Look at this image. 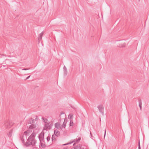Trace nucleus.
Instances as JSON below:
<instances>
[{
  "label": "nucleus",
  "mask_w": 149,
  "mask_h": 149,
  "mask_svg": "<svg viewBox=\"0 0 149 149\" xmlns=\"http://www.w3.org/2000/svg\"><path fill=\"white\" fill-rule=\"evenodd\" d=\"M35 136L36 134L33 132L32 133L28 138L26 142L25 143L24 145L26 147L32 145L35 148L36 143V141L35 139Z\"/></svg>",
  "instance_id": "1"
},
{
  "label": "nucleus",
  "mask_w": 149,
  "mask_h": 149,
  "mask_svg": "<svg viewBox=\"0 0 149 149\" xmlns=\"http://www.w3.org/2000/svg\"><path fill=\"white\" fill-rule=\"evenodd\" d=\"M60 123H61L63 122V127L65 128L66 126L67 121L65 120V115L64 113H61L60 116Z\"/></svg>",
  "instance_id": "2"
},
{
  "label": "nucleus",
  "mask_w": 149,
  "mask_h": 149,
  "mask_svg": "<svg viewBox=\"0 0 149 149\" xmlns=\"http://www.w3.org/2000/svg\"><path fill=\"white\" fill-rule=\"evenodd\" d=\"M53 123L52 122H48L45 123L44 130H47L48 129H50L53 126Z\"/></svg>",
  "instance_id": "3"
},
{
  "label": "nucleus",
  "mask_w": 149,
  "mask_h": 149,
  "mask_svg": "<svg viewBox=\"0 0 149 149\" xmlns=\"http://www.w3.org/2000/svg\"><path fill=\"white\" fill-rule=\"evenodd\" d=\"M99 112L102 115L104 114V107L101 104H100L97 106Z\"/></svg>",
  "instance_id": "4"
},
{
  "label": "nucleus",
  "mask_w": 149,
  "mask_h": 149,
  "mask_svg": "<svg viewBox=\"0 0 149 149\" xmlns=\"http://www.w3.org/2000/svg\"><path fill=\"white\" fill-rule=\"evenodd\" d=\"M34 120L31 118L29 120L28 123L31 124L29 127V129H32L35 127V126L33 125Z\"/></svg>",
  "instance_id": "5"
},
{
  "label": "nucleus",
  "mask_w": 149,
  "mask_h": 149,
  "mask_svg": "<svg viewBox=\"0 0 149 149\" xmlns=\"http://www.w3.org/2000/svg\"><path fill=\"white\" fill-rule=\"evenodd\" d=\"M81 139V137H79L78 139L76 138V139H74L72 141V142L68 143H67V144H65L64 145H65L67 144H70L74 142V145L76 143H77L79 142L80 141Z\"/></svg>",
  "instance_id": "6"
},
{
  "label": "nucleus",
  "mask_w": 149,
  "mask_h": 149,
  "mask_svg": "<svg viewBox=\"0 0 149 149\" xmlns=\"http://www.w3.org/2000/svg\"><path fill=\"white\" fill-rule=\"evenodd\" d=\"M44 33V32L43 31H42L39 35L38 37V42H40V41L42 39V37L43 36Z\"/></svg>",
  "instance_id": "7"
},
{
  "label": "nucleus",
  "mask_w": 149,
  "mask_h": 149,
  "mask_svg": "<svg viewBox=\"0 0 149 149\" xmlns=\"http://www.w3.org/2000/svg\"><path fill=\"white\" fill-rule=\"evenodd\" d=\"M61 124L60 123H56L55 124V128H59L61 127Z\"/></svg>",
  "instance_id": "8"
},
{
  "label": "nucleus",
  "mask_w": 149,
  "mask_h": 149,
  "mask_svg": "<svg viewBox=\"0 0 149 149\" xmlns=\"http://www.w3.org/2000/svg\"><path fill=\"white\" fill-rule=\"evenodd\" d=\"M30 130H28L27 131H25L24 132V135L27 136L29 135L30 134Z\"/></svg>",
  "instance_id": "9"
},
{
  "label": "nucleus",
  "mask_w": 149,
  "mask_h": 149,
  "mask_svg": "<svg viewBox=\"0 0 149 149\" xmlns=\"http://www.w3.org/2000/svg\"><path fill=\"white\" fill-rule=\"evenodd\" d=\"M63 69V70H64V72L65 75H66L67 73V68L65 66H64Z\"/></svg>",
  "instance_id": "10"
},
{
  "label": "nucleus",
  "mask_w": 149,
  "mask_h": 149,
  "mask_svg": "<svg viewBox=\"0 0 149 149\" xmlns=\"http://www.w3.org/2000/svg\"><path fill=\"white\" fill-rule=\"evenodd\" d=\"M139 106L140 108V109L141 110L142 104L141 100H139Z\"/></svg>",
  "instance_id": "11"
},
{
  "label": "nucleus",
  "mask_w": 149,
  "mask_h": 149,
  "mask_svg": "<svg viewBox=\"0 0 149 149\" xmlns=\"http://www.w3.org/2000/svg\"><path fill=\"white\" fill-rule=\"evenodd\" d=\"M42 119L43 120L45 123H48V120L46 118L42 117Z\"/></svg>",
  "instance_id": "12"
},
{
  "label": "nucleus",
  "mask_w": 149,
  "mask_h": 149,
  "mask_svg": "<svg viewBox=\"0 0 149 149\" xmlns=\"http://www.w3.org/2000/svg\"><path fill=\"white\" fill-rule=\"evenodd\" d=\"M54 133L56 136H58V135H59V132H58V131H55L54 132Z\"/></svg>",
  "instance_id": "13"
},
{
  "label": "nucleus",
  "mask_w": 149,
  "mask_h": 149,
  "mask_svg": "<svg viewBox=\"0 0 149 149\" xmlns=\"http://www.w3.org/2000/svg\"><path fill=\"white\" fill-rule=\"evenodd\" d=\"M73 123L72 122V121L71 120H70V126H73Z\"/></svg>",
  "instance_id": "14"
},
{
  "label": "nucleus",
  "mask_w": 149,
  "mask_h": 149,
  "mask_svg": "<svg viewBox=\"0 0 149 149\" xmlns=\"http://www.w3.org/2000/svg\"><path fill=\"white\" fill-rule=\"evenodd\" d=\"M23 136H22V137H20V139H21V141H22V143H24V141L23 139Z\"/></svg>",
  "instance_id": "15"
},
{
  "label": "nucleus",
  "mask_w": 149,
  "mask_h": 149,
  "mask_svg": "<svg viewBox=\"0 0 149 149\" xmlns=\"http://www.w3.org/2000/svg\"><path fill=\"white\" fill-rule=\"evenodd\" d=\"M73 115L72 114H70L69 116V117L70 118V119H71L72 118Z\"/></svg>",
  "instance_id": "16"
},
{
  "label": "nucleus",
  "mask_w": 149,
  "mask_h": 149,
  "mask_svg": "<svg viewBox=\"0 0 149 149\" xmlns=\"http://www.w3.org/2000/svg\"><path fill=\"white\" fill-rule=\"evenodd\" d=\"M47 142H48L50 140V137L49 136H47Z\"/></svg>",
  "instance_id": "17"
},
{
  "label": "nucleus",
  "mask_w": 149,
  "mask_h": 149,
  "mask_svg": "<svg viewBox=\"0 0 149 149\" xmlns=\"http://www.w3.org/2000/svg\"><path fill=\"white\" fill-rule=\"evenodd\" d=\"M138 149H141V147H140L139 140V144H138Z\"/></svg>",
  "instance_id": "18"
},
{
  "label": "nucleus",
  "mask_w": 149,
  "mask_h": 149,
  "mask_svg": "<svg viewBox=\"0 0 149 149\" xmlns=\"http://www.w3.org/2000/svg\"><path fill=\"white\" fill-rule=\"evenodd\" d=\"M9 124V123H6V124H4V125L5 126H7V127H6V128H8V124Z\"/></svg>",
  "instance_id": "19"
},
{
  "label": "nucleus",
  "mask_w": 149,
  "mask_h": 149,
  "mask_svg": "<svg viewBox=\"0 0 149 149\" xmlns=\"http://www.w3.org/2000/svg\"><path fill=\"white\" fill-rule=\"evenodd\" d=\"M29 69H30L29 68H24V69H23L22 70H29Z\"/></svg>",
  "instance_id": "20"
},
{
  "label": "nucleus",
  "mask_w": 149,
  "mask_h": 149,
  "mask_svg": "<svg viewBox=\"0 0 149 149\" xmlns=\"http://www.w3.org/2000/svg\"><path fill=\"white\" fill-rule=\"evenodd\" d=\"M14 123H12V122H11V123H10V126H12V125H13V124Z\"/></svg>",
  "instance_id": "21"
},
{
  "label": "nucleus",
  "mask_w": 149,
  "mask_h": 149,
  "mask_svg": "<svg viewBox=\"0 0 149 149\" xmlns=\"http://www.w3.org/2000/svg\"><path fill=\"white\" fill-rule=\"evenodd\" d=\"M12 132V131L11 130L10 131V137L12 136V134H11Z\"/></svg>",
  "instance_id": "22"
},
{
  "label": "nucleus",
  "mask_w": 149,
  "mask_h": 149,
  "mask_svg": "<svg viewBox=\"0 0 149 149\" xmlns=\"http://www.w3.org/2000/svg\"><path fill=\"white\" fill-rule=\"evenodd\" d=\"M30 77V75L26 79H26H28Z\"/></svg>",
  "instance_id": "23"
},
{
  "label": "nucleus",
  "mask_w": 149,
  "mask_h": 149,
  "mask_svg": "<svg viewBox=\"0 0 149 149\" xmlns=\"http://www.w3.org/2000/svg\"><path fill=\"white\" fill-rule=\"evenodd\" d=\"M106 130H105V132H104V138L105 137V135H106Z\"/></svg>",
  "instance_id": "24"
},
{
  "label": "nucleus",
  "mask_w": 149,
  "mask_h": 149,
  "mask_svg": "<svg viewBox=\"0 0 149 149\" xmlns=\"http://www.w3.org/2000/svg\"><path fill=\"white\" fill-rule=\"evenodd\" d=\"M80 149H87L86 148H81Z\"/></svg>",
  "instance_id": "25"
},
{
  "label": "nucleus",
  "mask_w": 149,
  "mask_h": 149,
  "mask_svg": "<svg viewBox=\"0 0 149 149\" xmlns=\"http://www.w3.org/2000/svg\"><path fill=\"white\" fill-rule=\"evenodd\" d=\"M3 67H6V68H5V69H6V68H8V67L6 66H3Z\"/></svg>",
  "instance_id": "26"
},
{
  "label": "nucleus",
  "mask_w": 149,
  "mask_h": 149,
  "mask_svg": "<svg viewBox=\"0 0 149 149\" xmlns=\"http://www.w3.org/2000/svg\"><path fill=\"white\" fill-rule=\"evenodd\" d=\"M120 47H123V46H120Z\"/></svg>",
  "instance_id": "27"
},
{
  "label": "nucleus",
  "mask_w": 149,
  "mask_h": 149,
  "mask_svg": "<svg viewBox=\"0 0 149 149\" xmlns=\"http://www.w3.org/2000/svg\"><path fill=\"white\" fill-rule=\"evenodd\" d=\"M13 52V50L12 51Z\"/></svg>",
  "instance_id": "28"
},
{
  "label": "nucleus",
  "mask_w": 149,
  "mask_h": 149,
  "mask_svg": "<svg viewBox=\"0 0 149 149\" xmlns=\"http://www.w3.org/2000/svg\"><path fill=\"white\" fill-rule=\"evenodd\" d=\"M8 135H9L8 134Z\"/></svg>",
  "instance_id": "29"
},
{
  "label": "nucleus",
  "mask_w": 149,
  "mask_h": 149,
  "mask_svg": "<svg viewBox=\"0 0 149 149\" xmlns=\"http://www.w3.org/2000/svg\"><path fill=\"white\" fill-rule=\"evenodd\" d=\"M140 0H139V1Z\"/></svg>",
  "instance_id": "30"
}]
</instances>
